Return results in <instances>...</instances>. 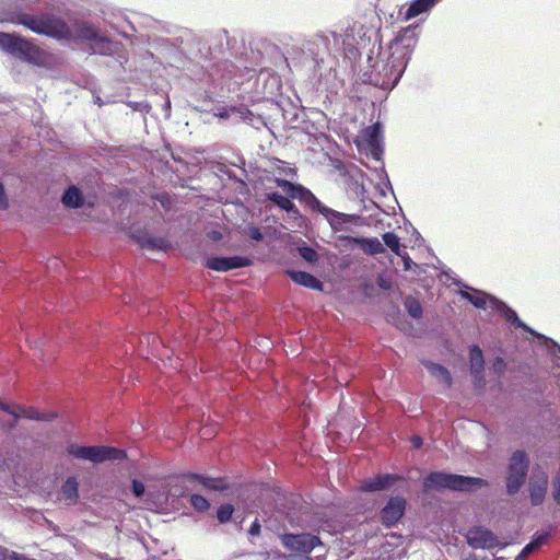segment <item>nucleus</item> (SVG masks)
<instances>
[{
	"label": "nucleus",
	"instance_id": "nucleus-6",
	"mask_svg": "<svg viewBox=\"0 0 560 560\" xmlns=\"http://www.w3.org/2000/svg\"><path fill=\"white\" fill-rule=\"evenodd\" d=\"M72 35L61 40L86 42L93 54L110 56L115 52V44L106 36L102 35L98 28L90 22L77 21L70 26Z\"/></svg>",
	"mask_w": 560,
	"mask_h": 560
},
{
	"label": "nucleus",
	"instance_id": "nucleus-30",
	"mask_svg": "<svg viewBox=\"0 0 560 560\" xmlns=\"http://www.w3.org/2000/svg\"><path fill=\"white\" fill-rule=\"evenodd\" d=\"M234 508L232 504H222L217 511L218 521L221 524L229 522L233 515Z\"/></svg>",
	"mask_w": 560,
	"mask_h": 560
},
{
	"label": "nucleus",
	"instance_id": "nucleus-10",
	"mask_svg": "<svg viewBox=\"0 0 560 560\" xmlns=\"http://www.w3.org/2000/svg\"><path fill=\"white\" fill-rule=\"evenodd\" d=\"M528 457L524 451H516L512 454L506 479L509 494H515L522 488L528 471Z\"/></svg>",
	"mask_w": 560,
	"mask_h": 560
},
{
	"label": "nucleus",
	"instance_id": "nucleus-4",
	"mask_svg": "<svg viewBox=\"0 0 560 560\" xmlns=\"http://www.w3.org/2000/svg\"><path fill=\"white\" fill-rule=\"evenodd\" d=\"M353 35L346 30L343 33L322 31L314 34L304 43V49L312 56L314 62L319 65L325 56L335 55L353 48Z\"/></svg>",
	"mask_w": 560,
	"mask_h": 560
},
{
	"label": "nucleus",
	"instance_id": "nucleus-50",
	"mask_svg": "<svg viewBox=\"0 0 560 560\" xmlns=\"http://www.w3.org/2000/svg\"><path fill=\"white\" fill-rule=\"evenodd\" d=\"M12 558H13L14 560H25V558H24V557H22V556H18L16 553H14Z\"/></svg>",
	"mask_w": 560,
	"mask_h": 560
},
{
	"label": "nucleus",
	"instance_id": "nucleus-9",
	"mask_svg": "<svg viewBox=\"0 0 560 560\" xmlns=\"http://www.w3.org/2000/svg\"><path fill=\"white\" fill-rule=\"evenodd\" d=\"M69 455L78 459L100 464L106 460H121L126 458V452L112 446H80L71 444L68 446Z\"/></svg>",
	"mask_w": 560,
	"mask_h": 560
},
{
	"label": "nucleus",
	"instance_id": "nucleus-49",
	"mask_svg": "<svg viewBox=\"0 0 560 560\" xmlns=\"http://www.w3.org/2000/svg\"><path fill=\"white\" fill-rule=\"evenodd\" d=\"M317 560H326V552L319 553L315 557Z\"/></svg>",
	"mask_w": 560,
	"mask_h": 560
},
{
	"label": "nucleus",
	"instance_id": "nucleus-19",
	"mask_svg": "<svg viewBox=\"0 0 560 560\" xmlns=\"http://www.w3.org/2000/svg\"><path fill=\"white\" fill-rule=\"evenodd\" d=\"M138 244L145 249L152 250H167L170 248V242L164 237H158L150 234H143L137 236Z\"/></svg>",
	"mask_w": 560,
	"mask_h": 560
},
{
	"label": "nucleus",
	"instance_id": "nucleus-34",
	"mask_svg": "<svg viewBox=\"0 0 560 560\" xmlns=\"http://www.w3.org/2000/svg\"><path fill=\"white\" fill-rule=\"evenodd\" d=\"M552 495L555 501L560 504V467L552 482Z\"/></svg>",
	"mask_w": 560,
	"mask_h": 560
},
{
	"label": "nucleus",
	"instance_id": "nucleus-13",
	"mask_svg": "<svg viewBox=\"0 0 560 560\" xmlns=\"http://www.w3.org/2000/svg\"><path fill=\"white\" fill-rule=\"evenodd\" d=\"M361 140L371 156L381 161L383 155V129L380 122L373 124L362 130Z\"/></svg>",
	"mask_w": 560,
	"mask_h": 560
},
{
	"label": "nucleus",
	"instance_id": "nucleus-17",
	"mask_svg": "<svg viewBox=\"0 0 560 560\" xmlns=\"http://www.w3.org/2000/svg\"><path fill=\"white\" fill-rule=\"evenodd\" d=\"M548 486V478L545 472H541L537 479L532 480L529 483V497L533 505L542 503Z\"/></svg>",
	"mask_w": 560,
	"mask_h": 560
},
{
	"label": "nucleus",
	"instance_id": "nucleus-47",
	"mask_svg": "<svg viewBox=\"0 0 560 560\" xmlns=\"http://www.w3.org/2000/svg\"><path fill=\"white\" fill-rule=\"evenodd\" d=\"M0 409H2V410H4V411H7V412H9V413L13 415L14 417H19V415H18V413H15V412L11 411V410L9 409V406H8V405H5V404H3V402H0Z\"/></svg>",
	"mask_w": 560,
	"mask_h": 560
},
{
	"label": "nucleus",
	"instance_id": "nucleus-14",
	"mask_svg": "<svg viewBox=\"0 0 560 560\" xmlns=\"http://www.w3.org/2000/svg\"><path fill=\"white\" fill-rule=\"evenodd\" d=\"M405 509L406 500L404 498H390L381 511L382 523L387 527L395 525L402 517Z\"/></svg>",
	"mask_w": 560,
	"mask_h": 560
},
{
	"label": "nucleus",
	"instance_id": "nucleus-31",
	"mask_svg": "<svg viewBox=\"0 0 560 560\" xmlns=\"http://www.w3.org/2000/svg\"><path fill=\"white\" fill-rule=\"evenodd\" d=\"M299 255L307 262H315L318 259L317 252L307 245L298 247Z\"/></svg>",
	"mask_w": 560,
	"mask_h": 560
},
{
	"label": "nucleus",
	"instance_id": "nucleus-38",
	"mask_svg": "<svg viewBox=\"0 0 560 560\" xmlns=\"http://www.w3.org/2000/svg\"><path fill=\"white\" fill-rule=\"evenodd\" d=\"M144 490H145V487L141 481H139L137 479L132 480V493L135 494V497H137V498L142 497L144 494Z\"/></svg>",
	"mask_w": 560,
	"mask_h": 560
},
{
	"label": "nucleus",
	"instance_id": "nucleus-18",
	"mask_svg": "<svg viewBox=\"0 0 560 560\" xmlns=\"http://www.w3.org/2000/svg\"><path fill=\"white\" fill-rule=\"evenodd\" d=\"M288 275L295 283L302 287L313 290L323 289V283L316 277L306 271L289 270Z\"/></svg>",
	"mask_w": 560,
	"mask_h": 560
},
{
	"label": "nucleus",
	"instance_id": "nucleus-7",
	"mask_svg": "<svg viewBox=\"0 0 560 560\" xmlns=\"http://www.w3.org/2000/svg\"><path fill=\"white\" fill-rule=\"evenodd\" d=\"M487 485L488 482L481 478L442 471H433L423 480V487L425 490L448 489L454 491H470L475 488H481Z\"/></svg>",
	"mask_w": 560,
	"mask_h": 560
},
{
	"label": "nucleus",
	"instance_id": "nucleus-42",
	"mask_svg": "<svg viewBox=\"0 0 560 560\" xmlns=\"http://www.w3.org/2000/svg\"><path fill=\"white\" fill-rule=\"evenodd\" d=\"M8 206H9V203H8V199L5 196L4 186L0 182V210L7 209Z\"/></svg>",
	"mask_w": 560,
	"mask_h": 560
},
{
	"label": "nucleus",
	"instance_id": "nucleus-48",
	"mask_svg": "<svg viewBox=\"0 0 560 560\" xmlns=\"http://www.w3.org/2000/svg\"><path fill=\"white\" fill-rule=\"evenodd\" d=\"M138 108H139L140 110L149 112V109L151 108V106H150L148 103H139V104H138Z\"/></svg>",
	"mask_w": 560,
	"mask_h": 560
},
{
	"label": "nucleus",
	"instance_id": "nucleus-39",
	"mask_svg": "<svg viewBox=\"0 0 560 560\" xmlns=\"http://www.w3.org/2000/svg\"><path fill=\"white\" fill-rule=\"evenodd\" d=\"M537 550V548L532 544H527L521 551V553L516 557V560L525 559L527 556H529L532 552Z\"/></svg>",
	"mask_w": 560,
	"mask_h": 560
},
{
	"label": "nucleus",
	"instance_id": "nucleus-35",
	"mask_svg": "<svg viewBox=\"0 0 560 560\" xmlns=\"http://www.w3.org/2000/svg\"><path fill=\"white\" fill-rule=\"evenodd\" d=\"M549 536H550L549 532H542V533L536 534L530 542L538 549L540 546L546 544Z\"/></svg>",
	"mask_w": 560,
	"mask_h": 560
},
{
	"label": "nucleus",
	"instance_id": "nucleus-26",
	"mask_svg": "<svg viewBox=\"0 0 560 560\" xmlns=\"http://www.w3.org/2000/svg\"><path fill=\"white\" fill-rule=\"evenodd\" d=\"M354 242L361 244L363 249L371 255L384 252V246L377 238H354Z\"/></svg>",
	"mask_w": 560,
	"mask_h": 560
},
{
	"label": "nucleus",
	"instance_id": "nucleus-52",
	"mask_svg": "<svg viewBox=\"0 0 560 560\" xmlns=\"http://www.w3.org/2000/svg\"><path fill=\"white\" fill-rule=\"evenodd\" d=\"M522 560H524V559H522Z\"/></svg>",
	"mask_w": 560,
	"mask_h": 560
},
{
	"label": "nucleus",
	"instance_id": "nucleus-22",
	"mask_svg": "<svg viewBox=\"0 0 560 560\" xmlns=\"http://www.w3.org/2000/svg\"><path fill=\"white\" fill-rule=\"evenodd\" d=\"M62 203L69 208H80L83 205V197L80 189L70 186L62 195Z\"/></svg>",
	"mask_w": 560,
	"mask_h": 560
},
{
	"label": "nucleus",
	"instance_id": "nucleus-21",
	"mask_svg": "<svg viewBox=\"0 0 560 560\" xmlns=\"http://www.w3.org/2000/svg\"><path fill=\"white\" fill-rule=\"evenodd\" d=\"M268 199L277 205L280 209L287 211L290 214L298 215L299 210L295 205L285 196L280 192H269L267 195Z\"/></svg>",
	"mask_w": 560,
	"mask_h": 560
},
{
	"label": "nucleus",
	"instance_id": "nucleus-25",
	"mask_svg": "<svg viewBox=\"0 0 560 560\" xmlns=\"http://www.w3.org/2000/svg\"><path fill=\"white\" fill-rule=\"evenodd\" d=\"M469 363L470 371L485 370L483 353L478 345H472L469 347Z\"/></svg>",
	"mask_w": 560,
	"mask_h": 560
},
{
	"label": "nucleus",
	"instance_id": "nucleus-37",
	"mask_svg": "<svg viewBox=\"0 0 560 560\" xmlns=\"http://www.w3.org/2000/svg\"><path fill=\"white\" fill-rule=\"evenodd\" d=\"M278 171L280 175L294 177L295 168L288 166L284 162L279 161Z\"/></svg>",
	"mask_w": 560,
	"mask_h": 560
},
{
	"label": "nucleus",
	"instance_id": "nucleus-28",
	"mask_svg": "<svg viewBox=\"0 0 560 560\" xmlns=\"http://www.w3.org/2000/svg\"><path fill=\"white\" fill-rule=\"evenodd\" d=\"M404 305H405L408 314L412 318L418 319L422 316V306L417 299H415L412 296H408V298H406Z\"/></svg>",
	"mask_w": 560,
	"mask_h": 560
},
{
	"label": "nucleus",
	"instance_id": "nucleus-41",
	"mask_svg": "<svg viewBox=\"0 0 560 560\" xmlns=\"http://www.w3.org/2000/svg\"><path fill=\"white\" fill-rule=\"evenodd\" d=\"M380 178H381V179H383V184H384V186H385L386 190H388L390 194H393V192H394V190H393V187H392V184H390V182H389L388 175H387V173L385 172L384 167H382V170H381V176H380Z\"/></svg>",
	"mask_w": 560,
	"mask_h": 560
},
{
	"label": "nucleus",
	"instance_id": "nucleus-51",
	"mask_svg": "<svg viewBox=\"0 0 560 560\" xmlns=\"http://www.w3.org/2000/svg\"><path fill=\"white\" fill-rule=\"evenodd\" d=\"M305 560H313V559H312V558H310V557H306V558H305Z\"/></svg>",
	"mask_w": 560,
	"mask_h": 560
},
{
	"label": "nucleus",
	"instance_id": "nucleus-5",
	"mask_svg": "<svg viewBox=\"0 0 560 560\" xmlns=\"http://www.w3.org/2000/svg\"><path fill=\"white\" fill-rule=\"evenodd\" d=\"M13 23L23 25L38 35H44L58 40L69 38L72 35L70 25H68L61 18L48 12L40 14L20 12L14 15Z\"/></svg>",
	"mask_w": 560,
	"mask_h": 560
},
{
	"label": "nucleus",
	"instance_id": "nucleus-24",
	"mask_svg": "<svg viewBox=\"0 0 560 560\" xmlns=\"http://www.w3.org/2000/svg\"><path fill=\"white\" fill-rule=\"evenodd\" d=\"M192 478L199 481L207 489L224 490L228 487L225 480L222 478H212L202 475H192Z\"/></svg>",
	"mask_w": 560,
	"mask_h": 560
},
{
	"label": "nucleus",
	"instance_id": "nucleus-46",
	"mask_svg": "<svg viewBox=\"0 0 560 560\" xmlns=\"http://www.w3.org/2000/svg\"><path fill=\"white\" fill-rule=\"evenodd\" d=\"M164 110H165V116L170 117V115H171V102H170L168 98H166V101L164 103Z\"/></svg>",
	"mask_w": 560,
	"mask_h": 560
},
{
	"label": "nucleus",
	"instance_id": "nucleus-1",
	"mask_svg": "<svg viewBox=\"0 0 560 560\" xmlns=\"http://www.w3.org/2000/svg\"><path fill=\"white\" fill-rule=\"evenodd\" d=\"M419 35V25H409L397 33L387 49H380L375 59L369 56L368 81L382 90H393L408 66Z\"/></svg>",
	"mask_w": 560,
	"mask_h": 560
},
{
	"label": "nucleus",
	"instance_id": "nucleus-29",
	"mask_svg": "<svg viewBox=\"0 0 560 560\" xmlns=\"http://www.w3.org/2000/svg\"><path fill=\"white\" fill-rule=\"evenodd\" d=\"M19 416H23L31 420H45V421H49L52 418H55V415L42 413L34 408H28V409L23 408V409H21V413H19Z\"/></svg>",
	"mask_w": 560,
	"mask_h": 560
},
{
	"label": "nucleus",
	"instance_id": "nucleus-3",
	"mask_svg": "<svg viewBox=\"0 0 560 560\" xmlns=\"http://www.w3.org/2000/svg\"><path fill=\"white\" fill-rule=\"evenodd\" d=\"M276 184L290 198L298 199L308 206L312 211L323 214L334 231H340L343 224L350 222V217L348 214L324 206L310 189L302 185L293 184L281 178H277Z\"/></svg>",
	"mask_w": 560,
	"mask_h": 560
},
{
	"label": "nucleus",
	"instance_id": "nucleus-16",
	"mask_svg": "<svg viewBox=\"0 0 560 560\" xmlns=\"http://www.w3.org/2000/svg\"><path fill=\"white\" fill-rule=\"evenodd\" d=\"M400 477L398 475L385 474L362 481L360 489L365 492H375L390 488Z\"/></svg>",
	"mask_w": 560,
	"mask_h": 560
},
{
	"label": "nucleus",
	"instance_id": "nucleus-15",
	"mask_svg": "<svg viewBox=\"0 0 560 560\" xmlns=\"http://www.w3.org/2000/svg\"><path fill=\"white\" fill-rule=\"evenodd\" d=\"M250 265V260L243 256L232 257H211L207 260L206 266L215 271L225 272L232 269L243 268Z\"/></svg>",
	"mask_w": 560,
	"mask_h": 560
},
{
	"label": "nucleus",
	"instance_id": "nucleus-23",
	"mask_svg": "<svg viewBox=\"0 0 560 560\" xmlns=\"http://www.w3.org/2000/svg\"><path fill=\"white\" fill-rule=\"evenodd\" d=\"M61 493L68 503L73 504L79 497V483L74 477H69L61 487Z\"/></svg>",
	"mask_w": 560,
	"mask_h": 560
},
{
	"label": "nucleus",
	"instance_id": "nucleus-44",
	"mask_svg": "<svg viewBox=\"0 0 560 560\" xmlns=\"http://www.w3.org/2000/svg\"><path fill=\"white\" fill-rule=\"evenodd\" d=\"M248 534L250 536H258L260 534V524H259L258 520H255L252 523V525H250V527L248 529Z\"/></svg>",
	"mask_w": 560,
	"mask_h": 560
},
{
	"label": "nucleus",
	"instance_id": "nucleus-12",
	"mask_svg": "<svg viewBox=\"0 0 560 560\" xmlns=\"http://www.w3.org/2000/svg\"><path fill=\"white\" fill-rule=\"evenodd\" d=\"M468 545L474 549H494L500 546L498 537L485 526H474L466 534Z\"/></svg>",
	"mask_w": 560,
	"mask_h": 560
},
{
	"label": "nucleus",
	"instance_id": "nucleus-32",
	"mask_svg": "<svg viewBox=\"0 0 560 560\" xmlns=\"http://www.w3.org/2000/svg\"><path fill=\"white\" fill-rule=\"evenodd\" d=\"M190 504L196 511L199 512H205L210 508L209 501L200 494H192L190 497Z\"/></svg>",
	"mask_w": 560,
	"mask_h": 560
},
{
	"label": "nucleus",
	"instance_id": "nucleus-27",
	"mask_svg": "<svg viewBox=\"0 0 560 560\" xmlns=\"http://www.w3.org/2000/svg\"><path fill=\"white\" fill-rule=\"evenodd\" d=\"M384 244L394 252L397 256H401V246L398 236L393 232H386L383 234Z\"/></svg>",
	"mask_w": 560,
	"mask_h": 560
},
{
	"label": "nucleus",
	"instance_id": "nucleus-2",
	"mask_svg": "<svg viewBox=\"0 0 560 560\" xmlns=\"http://www.w3.org/2000/svg\"><path fill=\"white\" fill-rule=\"evenodd\" d=\"M460 296L471 303L474 306L486 310L488 306L501 313L505 319L513 325L522 328L523 330L529 332L530 335L537 337L538 339L544 341V345L552 352L555 355L556 365L560 366V346L556 343L552 339L545 337L533 330L529 326H527L524 322H522L517 314L510 308L506 304L499 301L498 299L478 290H472V293L467 291H460Z\"/></svg>",
	"mask_w": 560,
	"mask_h": 560
},
{
	"label": "nucleus",
	"instance_id": "nucleus-33",
	"mask_svg": "<svg viewBox=\"0 0 560 560\" xmlns=\"http://www.w3.org/2000/svg\"><path fill=\"white\" fill-rule=\"evenodd\" d=\"M475 388L482 389L486 385L485 370L470 371Z\"/></svg>",
	"mask_w": 560,
	"mask_h": 560
},
{
	"label": "nucleus",
	"instance_id": "nucleus-40",
	"mask_svg": "<svg viewBox=\"0 0 560 560\" xmlns=\"http://www.w3.org/2000/svg\"><path fill=\"white\" fill-rule=\"evenodd\" d=\"M248 235L252 240L257 242L261 241L264 237L261 231L257 226H249Z\"/></svg>",
	"mask_w": 560,
	"mask_h": 560
},
{
	"label": "nucleus",
	"instance_id": "nucleus-8",
	"mask_svg": "<svg viewBox=\"0 0 560 560\" xmlns=\"http://www.w3.org/2000/svg\"><path fill=\"white\" fill-rule=\"evenodd\" d=\"M0 49L33 65H38L43 59L42 50L36 45L15 34L0 32Z\"/></svg>",
	"mask_w": 560,
	"mask_h": 560
},
{
	"label": "nucleus",
	"instance_id": "nucleus-20",
	"mask_svg": "<svg viewBox=\"0 0 560 560\" xmlns=\"http://www.w3.org/2000/svg\"><path fill=\"white\" fill-rule=\"evenodd\" d=\"M422 363L433 377L442 382L447 388L452 386L453 378L450 371L446 368L439 363H433L431 361H423Z\"/></svg>",
	"mask_w": 560,
	"mask_h": 560
},
{
	"label": "nucleus",
	"instance_id": "nucleus-36",
	"mask_svg": "<svg viewBox=\"0 0 560 560\" xmlns=\"http://www.w3.org/2000/svg\"><path fill=\"white\" fill-rule=\"evenodd\" d=\"M491 369L497 374H503L506 369V364L501 357H497L492 362Z\"/></svg>",
	"mask_w": 560,
	"mask_h": 560
},
{
	"label": "nucleus",
	"instance_id": "nucleus-11",
	"mask_svg": "<svg viewBox=\"0 0 560 560\" xmlns=\"http://www.w3.org/2000/svg\"><path fill=\"white\" fill-rule=\"evenodd\" d=\"M281 542L283 547L293 552H300L308 555L316 548L323 547L324 544L319 536L313 535L311 533H301V534H291L285 533L281 537Z\"/></svg>",
	"mask_w": 560,
	"mask_h": 560
},
{
	"label": "nucleus",
	"instance_id": "nucleus-45",
	"mask_svg": "<svg viewBox=\"0 0 560 560\" xmlns=\"http://www.w3.org/2000/svg\"><path fill=\"white\" fill-rule=\"evenodd\" d=\"M410 442L412 444V446L415 448H420L423 444V441L422 439L419 436V435H413L411 439H410Z\"/></svg>",
	"mask_w": 560,
	"mask_h": 560
},
{
	"label": "nucleus",
	"instance_id": "nucleus-43",
	"mask_svg": "<svg viewBox=\"0 0 560 560\" xmlns=\"http://www.w3.org/2000/svg\"><path fill=\"white\" fill-rule=\"evenodd\" d=\"M404 261V269L410 270L411 265L413 264L411 258L408 256V254L405 250H401V256H399Z\"/></svg>",
	"mask_w": 560,
	"mask_h": 560
}]
</instances>
